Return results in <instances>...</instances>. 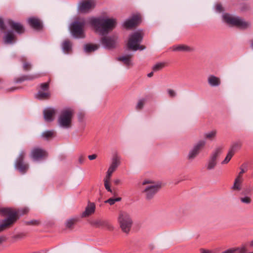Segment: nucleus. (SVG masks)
<instances>
[{
	"instance_id": "nucleus-60",
	"label": "nucleus",
	"mask_w": 253,
	"mask_h": 253,
	"mask_svg": "<svg viewBox=\"0 0 253 253\" xmlns=\"http://www.w3.org/2000/svg\"><path fill=\"white\" fill-rule=\"evenodd\" d=\"M16 89V88H11L9 89L10 91H13L14 90Z\"/></svg>"
},
{
	"instance_id": "nucleus-1",
	"label": "nucleus",
	"mask_w": 253,
	"mask_h": 253,
	"mask_svg": "<svg viewBox=\"0 0 253 253\" xmlns=\"http://www.w3.org/2000/svg\"><path fill=\"white\" fill-rule=\"evenodd\" d=\"M89 23L94 28L96 32L101 36H104L115 27L116 21L113 18L93 17L89 20Z\"/></svg>"
},
{
	"instance_id": "nucleus-51",
	"label": "nucleus",
	"mask_w": 253,
	"mask_h": 253,
	"mask_svg": "<svg viewBox=\"0 0 253 253\" xmlns=\"http://www.w3.org/2000/svg\"><path fill=\"white\" fill-rule=\"evenodd\" d=\"M79 162L80 164H82L84 163V158L83 156H80L79 158Z\"/></svg>"
},
{
	"instance_id": "nucleus-24",
	"label": "nucleus",
	"mask_w": 253,
	"mask_h": 253,
	"mask_svg": "<svg viewBox=\"0 0 253 253\" xmlns=\"http://www.w3.org/2000/svg\"><path fill=\"white\" fill-rule=\"evenodd\" d=\"M172 50L173 51H188L190 52L193 51V49L190 47L184 45V44H180L178 45H174L172 46Z\"/></svg>"
},
{
	"instance_id": "nucleus-10",
	"label": "nucleus",
	"mask_w": 253,
	"mask_h": 253,
	"mask_svg": "<svg viewBox=\"0 0 253 253\" xmlns=\"http://www.w3.org/2000/svg\"><path fill=\"white\" fill-rule=\"evenodd\" d=\"M94 0H82L77 5V11L79 13H87L95 6Z\"/></svg>"
},
{
	"instance_id": "nucleus-54",
	"label": "nucleus",
	"mask_w": 253,
	"mask_h": 253,
	"mask_svg": "<svg viewBox=\"0 0 253 253\" xmlns=\"http://www.w3.org/2000/svg\"><path fill=\"white\" fill-rule=\"evenodd\" d=\"M120 182V180L119 179H116L114 180V183L117 185Z\"/></svg>"
},
{
	"instance_id": "nucleus-50",
	"label": "nucleus",
	"mask_w": 253,
	"mask_h": 253,
	"mask_svg": "<svg viewBox=\"0 0 253 253\" xmlns=\"http://www.w3.org/2000/svg\"><path fill=\"white\" fill-rule=\"evenodd\" d=\"M96 157H97V155L96 154H93V155L88 156V158L90 160H94L96 158Z\"/></svg>"
},
{
	"instance_id": "nucleus-42",
	"label": "nucleus",
	"mask_w": 253,
	"mask_h": 253,
	"mask_svg": "<svg viewBox=\"0 0 253 253\" xmlns=\"http://www.w3.org/2000/svg\"><path fill=\"white\" fill-rule=\"evenodd\" d=\"M240 200L242 203L246 204H249L251 202V199L248 197H241Z\"/></svg>"
},
{
	"instance_id": "nucleus-18",
	"label": "nucleus",
	"mask_w": 253,
	"mask_h": 253,
	"mask_svg": "<svg viewBox=\"0 0 253 253\" xmlns=\"http://www.w3.org/2000/svg\"><path fill=\"white\" fill-rule=\"evenodd\" d=\"M247 167V166L245 164H243L241 166V167H240V171L238 173V175L237 176V177L236 178L234 183V185H233V188L234 189H237L238 190H241L240 184L242 183V180H243L242 175V174H243L247 171V169H244V168H246Z\"/></svg>"
},
{
	"instance_id": "nucleus-41",
	"label": "nucleus",
	"mask_w": 253,
	"mask_h": 253,
	"mask_svg": "<svg viewBox=\"0 0 253 253\" xmlns=\"http://www.w3.org/2000/svg\"><path fill=\"white\" fill-rule=\"evenodd\" d=\"M23 68L25 71L29 70L32 68V64L29 62H24L23 63Z\"/></svg>"
},
{
	"instance_id": "nucleus-32",
	"label": "nucleus",
	"mask_w": 253,
	"mask_h": 253,
	"mask_svg": "<svg viewBox=\"0 0 253 253\" xmlns=\"http://www.w3.org/2000/svg\"><path fill=\"white\" fill-rule=\"evenodd\" d=\"M39 77H40V75H33L29 77H28V76H23L21 78L17 79L16 81V83H21L25 80H33L34 79L38 78Z\"/></svg>"
},
{
	"instance_id": "nucleus-12",
	"label": "nucleus",
	"mask_w": 253,
	"mask_h": 253,
	"mask_svg": "<svg viewBox=\"0 0 253 253\" xmlns=\"http://www.w3.org/2000/svg\"><path fill=\"white\" fill-rule=\"evenodd\" d=\"M221 152L222 148L220 147L216 148L212 152L206 165L208 170H211L214 169L217 164V159Z\"/></svg>"
},
{
	"instance_id": "nucleus-16",
	"label": "nucleus",
	"mask_w": 253,
	"mask_h": 253,
	"mask_svg": "<svg viewBox=\"0 0 253 253\" xmlns=\"http://www.w3.org/2000/svg\"><path fill=\"white\" fill-rule=\"evenodd\" d=\"M7 23L9 27L18 34H22L25 32L24 26L20 22L14 21L11 19H8Z\"/></svg>"
},
{
	"instance_id": "nucleus-15",
	"label": "nucleus",
	"mask_w": 253,
	"mask_h": 253,
	"mask_svg": "<svg viewBox=\"0 0 253 253\" xmlns=\"http://www.w3.org/2000/svg\"><path fill=\"white\" fill-rule=\"evenodd\" d=\"M46 156V152L39 147L34 148L30 153V157L34 161H39Z\"/></svg>"
},
{
	"instance_id": "nucleus-30",
	"label": "nucleus",
	"mask_w": 253,
	"mask_h": 253,
	"mask_svg": "<svg viewBox=\"0 0 253 253\" xmlns=\"http://www.w3.org/2000/svg\"><path fill=\"white\" fill-rule=\"evenodd\" d=\"M42 136L45 139H48L54 136V131L53 130H46L42 132Z\"/></svg>"
},
{
	"instance_id": "nucleus-20",
	"label": "nucleus",
	"mask_w": 253,
	"mask_h": 253,
	"mask_svg": "<svg viewBox=\"0 0 253 253\" xmlns=\"http://www.w3.org/2000/svg\"><path fill=\"white\" fill-rule=\"evenodd\" d=\"M208 83L212 87L218 86L220 84V79L212 75H210L208 78Z\"/></svg>"
},
{
	"instance_id": "nucleus-43",
	"label": "nucleus",
	"mask_w": 253,
	"mask_h": 253,
	"mask_svg": "<svg viewBox=\"0 0 253 253\" xmlns=\"http://www.w3.org/2000/svg\"><path fill=\"white\" fill-rule=\"evenodd\" d=\"M215 8L216 11L219 13L221 12L223 10V8L220 3H217L215 6Z\"/></svg>"
},
{
	"instance_id": "nucleus-6",
	"label": "nucleus",
	"mask_w": 253,
	"mask_h": 253,
	"mask_svg": "<svg viewBox=\"0 0 253 253\" xmlns=\"http://www.w3.org/2000/svg\"><path fill=\"white\" fill-rule=\"evenodd\" d=\"M223 20L227 24L236 26L242 29H246L250 26V23L239 17H234L228 13L223 14Z\"/></svg>"
},
{
	"instance_id": "nucleus-23",
	"label": "nucleus",
	"mask_w": 253,
	"mask_h": 253,
	"mask_svg": "<svg viewBox=\"0 0 253 253\" xmlns=\"http://www.w3.org/2000/svg\"><path fill=\"white\" fill-rule=\"evenodd\" d=\"M15 35L12 31H8L5 33L3 37V40L5 43L12 44V41L14 40Z\"/></svg>"
},
{
	"instance_id": "nucleus-27",
	"label": "nucleus",
	"mask_w": 253,
	"mask_h": 253,
	"mask_svg": "<svg viewBox=\"0 0 253 253\" xmlns=\"http://www.w3.org/2000/svg\"><path fill=\"white\" fill-rule=\"evenodd\" d=\"M62 49L65 53H69L72 49V43L69 40H65L62 44Z\"/></svg>"
},
{
	"instance_id": "nucleus-26",
	"label": "nucleus",
	"mask_w": 253,
	"mask_h": 253,
	"mask_svg": "<svg viewBox=\"0 0 253 253\" xmlns=\"http://www.w3.org/2000/svg\"><path fill=\"white\" fill-rule=\"evenodd\" d=\"M50 93L49 91H43L39 90L37 93L35 94V97L39 100H43L49 97Z\"/></svg>"
},
{
	"instance_id": "nucleus-44",
	"label": "nucleus",
	"mask_w": 253,
	"mask_h": 253,
	"mask_svg": "<svg viewBox=\"0 0 253 253\" xmlns=\"http://www.w3.org/2000/svg\"><path fill=\"white\" fill-rule=\"evenodd\" d=\"M144 101L143 100H139L136 104V108L137 109H141L143 107Z\"/></svg>"
},
{
	"instance_id": "nucleus-11",
	"label": "nucleus",
	"mask_w": 253,
	"mask_h": 253,
	"mask_svg": "<svg viewBox=\"0 0 253 253\" xmlns=\"http://www.w3.org/2000/svg\"><path fill=\"white\" fill-rule=\"evenodd\" d=\"M85 25V22L75 21L72 23L71 26V32L73 36L76 38H84V35L83 30Z\"/></svg>"
},
{
	"instance_id": "nucleus-5",
	"label": "nucleus",
	"mask_w": 253,
	"mask_h": 253,
	"mask_svg": "<svg viewBox=\"0 0 253 253\" xmlns=\"http://www.w3.org/2000/svg\"><path fill=\"white\" fill-rule=\"evenodd\" d=\"M143 39L141 32L137 31L133 33L130 35L127 45L129 49L133 51L137 50H142L145 49V46L140 45Z\"/></svg>"
},
{
	"instance_id": "nucleus-34",
	"label": "nucleus",
	"mask_w": 253,
	"mask_h": 253,
	"mask_svg": "<svg viewBox=\"0 0 253 253\" xmlns=\"http://www.w3.org/2000/svg\"><path fill=\"white\" fill-rule=\"evenodd\" d=\"M216 134V131L215 130H213L211 131L205 133L204 137L206 139L211 140L215 136Z\"/></svg>"
},
{
	"instance_id": "nucleus-61",
	"label": "nucleus",
	"mask_w": 253,
	"mask_h": 253,
	"mask_svg": "<svg viewBox=\"0 0 253 253\" xmlns=\"http://www.w3.org/2000/svg\"><path fill=\"white\" fill-rule=\"evenodd\" d=\"M251 47L253 49V41H252V43H251Z\"/></svg>"
},
{
	"instance_id": "nucleus-14",
	"label": "nucleus",
	"mask_w": 253,
	"mask_h": 253,
	"mask_svg": "<svg viewBox=\"0 0 253 253\" xmlns=\"http://www.w3.org/2000/svg\"><path fill=\"white\" fill-rule=\"evenodd\" d=\"M121 158L120 157L117 155H115L113 156L112 163L110 165L107 171L105 177L104 178L107 179H110L112 173L116 170L117 168L120 165Z\"/></svg>"
},
{
	"instance_id": "nucleus-9",
	"label": "nucleus",
	"mask_w": 253,
	"mask_h": 253,
	"mask_svg": "<svg viewBox=\"0 0 253 253\" xmlns=\"http://www.w3.org/2000/svg\"><path fill=\"white\" fill-rule=\"evenodd\" d=\"M206 141L204 140H200L195 143L189 150L186 158L188 160L192 161L194 160L200 154L201 150L204 148Z\"/></svg>"
},
{
	"instance_id": "nucleus-28",
	"label": "nucleus",
	"mask_w": 253,
	"mask_h": 253,
	"mask_svg": "<svg viewBox=\"0 0 253 253\" xmlns=\"http://www.w3.org/2000/svg\"><path fill=\"white\" fill-rule=\"evenodd\" d=\"M131 57V54H127L126 55L118 57L117 58V60L123 62L124 63L126 66H129L131 65V62L130 60Z\"/></svg>"
},
{
	"instance_id": "nucleus-48",
	"label": "nucleus",
	"mask_w": 253,
	"mask_h": 253,
	"mask_svg": "<svg viewBox=\"0 0 253 253\" xmlns=\"http://www.w3.org/2000/svg\"><path fill=\"white\" fill-rule=\"evenodd\" d=\"M0 29L2 31L6 30V27L4 24L3 21L1 18H0Z\"/></svg>"
},
{
	"instance_id": "nucleus-7",
	"label": "nucleus",
	"mask_w": 253,
	"mask_h": 253,
	"mask_svg": "<svg viewBox=\"0 0 253 253\" xmlns=\"http://www.w3.org/2000/svg\"><path fill=\"white\" fill-rule=\"evenodd\" d=\"M118 221L122 231L126 233H128L132 224V220L130 215L126 211H121L118 218Z\"/></svg>"
},
{
	"instance_id": "nucleus-36",
	"label": "nucleus",
	"mask_w": 253,
	"mask_h": 253,
	"mask_svg": "<svg viewBox=\"0 0 253 253\" xmlns=\"http://www.w3.org/2000/svg\"><path fill=\"white\" fill-rule=\"evenodd\" d=\"M234 153H233L232 152L229 150V152L227 154L226 157L225 158L224 160L221 162V164L224 165L227 164L230 161Z\"/></svg>"
},
{
	"instance_id": "nucleus-47",
	"label": "nucleus",
	"mask_w": 253,
	"mask_h": 253,
	"mask_svg": "<svg viewBox=\"0 0 253 253\" xmlns=\"http://www.w3.org/2000/svg\"><path fill=\"white\" fill-rule=\"evenodd\" d=\"M105 203H108L110 205H113L115 203V199L114 198H109L107 200L105 201Z\"/></svg>"
},
{
	"instance_id": "nucleus-55",
	"label": "nucleus",
	"mask_w": 253,
	"mask_h": 253,
	"mask_svg": "<svg viewBox=\"0 0 253 253\" xmlns=\"http://www.w3.org/2000/svg\"><path fill=\"white\" fill-rule=\"evenodd\" d=\"M153 74H154V72L153 71L150 73H149L148 75H147V76L149 77V78H151L153 76Z\"/></svg>"
},
{
	"instance_id": "nucleus-58",
	"label": "nucleus",
	"mask_w": 253,
	"mask_h": 253,
	"mask_svg": "<svg viewBox=\"0 0 253 253\" xmlns=\"http://www.w3.org/2000/svg\"><path fill=\"white\" fill-rule=\"evenodd\" d=\"M122 198L120 197H118L115 199V202H119L121 200Z\"/></svg>"
},
{
	"instance_id": "nucleus-49",
	"label": "nucleus",
	"mask_w": 253,
	"mask_h": 253,
	"mask_svg": "<svg viewBox=\"0 0 253 253\" xmlns=\"http://www.w3.org/2000/svg\"><path fill=\"white\" fill-rule=\"evenodd\" d=\"M235 250L234 249H229L227 250H225L223 252H222L221 253H234Z\"/></svg>"
},
{
	"instance_id": "nucleus-52",
	"label": "nucleus",
	"mask_w": 253,
	"mask_h": 253,
	"mask_svg": "<svg viewBox=\"0 0 253 253\" xmlns=\"http://www.w3.org/2000/svg\"><path fill=\"white\" fill-rule=\"evenodd\" d=\"M200 253H211V251H209V250L201 249L200 250Z\"/></svg>"
},
{
	"instance_id": "nucleus-53",
	"label": "nucleus",
	"mask_w": 253,
	"mask_h": 253,
	"mask_svg": "<svg viewBox=\"0 0 253 253\" xmlns=\"http://www.w3.org/2000/svg\"><path fill=\"white\" fill-rule=\"evenodd\" d=\"M6 239V238L5 236H0V244H1L3 242L5 241Z\"/></svg>"
},
{
	"instance_id": "nucleus-59",
	"label": "nucleus",
	"mask_w": 253,
	"mask_h": 253,
	"mask_svg": "<svg viewBox=\"0 0 253 253\" xmlns=\"http://www.w3.org/2000/svg\"><path fill=\"white\" fill-rule=\"evenodd\" d=\"M250 246L251 247H253V240L250 243Z\"/></svg>"
},
{
	"instance_id": "nucleus-29",
	"label": "nucleus",
	"mask_w": 253,
	"mask_h": 253,
	"mask_svg": "<svg viewBox=\"0 0 253 253\" xmlns=\"http://www.w3.org/2000/svg\"><path fill=\"white\" fill-rule=\"evenodd\" d=\"M91 224L92 225L95 226L96 227L105 226L109 229H112L113 228V226L111 224H109L107 222L104 221H101L100 220L93 221Z\"/></svg>"
},
{
	"instance_id": "nucleus-35",
	"label": "nucleus",
	"mask_w": 253,
	"mask_h": 253,
	"mask_svg": "<svg viewBox=\"0 0 253 253\" xmlns=\"http://www.w3.org/2000/svg\"><path fill=\"white\" fill-rule=\"evenodd\" d=\"M14 211H15L17 213L16 215V220L18 218L19 215H23L26 213H27L29 211V209L28 208H24L22 209H19L18 211H16L12 209Z\"/></svg>"
},
{
	"instance_id": "nucleus-38",
	"label": "nucleus",
	"mask_w": 253,
	"mask_h": 253,
	"mask_svg": "<svg viewBox=\"0 0 253 253\" xmlns=\"http://www.w3.org/2000/svg\"><path fill=\"white\" fill-rule=\"evenodd\" d=\"M235 252L238 251L239 253H251V252L248 253L247 249L244 245H242L240 247L234 248Z\"/></svg>"
},
{
	"instance_id": "nucleus-19",
	"label": "nucleus",
	"mask_w": 253,
	"mask_h": 253,
	"mask_svg": "<svg viewBox=\"0 0 253 253\" xmlns=\"http://www.w3.org/2000/svg\"><path fill=\"white\" fill-rule=\"evenodd\" d=\"M56 110L52 108H47L43 110L44 119L46 122H50L53 120Z\"/></svg>"
},
{
	"instance_id": "nucleus-39",
	"label": "nucleus",
	"mask_w": 253,
	"mask_h": 253,
	"mask_svg": "<svg viewBox=\"0 0 253 253\" xmlns=\"http://www.w3.org/2000/svg\"><path fill=\"white\" fill-rule=\"evenodd\" d=\"M41 89L42 91H49L48 90V84L47 83H44L41 84Z\"/></svg>"
},
{
	"instance_id": "nucleus-3",
	"label": "nucleus",
	"mask_w": 253,
	"mask_h": 253,
	"mask_svg": "<svg viewBox=\"0 0 253 253\" xmlns=\"http://www.w3.org/2000/svg\"><path fill=\"white\" fill-rule=\"evenodd\" d=\"M142 184L145 186L143 193L147 200L152 199L161 188L160 183L155 182L148 179L144 180Z\"/></svg>"
},
{
	"instance_id": "nucleus-25",
	"label": "nucleus",
	"mask_w": 253,
	"mask_h": 253,
	"mask_svg": "<svg viewBox=\"0 0 253 253\" xmlns=\"http://www.w3.org/2000/svg\"><path fill=\"white\" fill-rule=\"evenodd\" d=\"M99 47L98 44L87 43L84 45V50L86 53H91L97 50Z\"/></svg>"
},
{
	"instance_id": "nucleus-56",
	"label": "nucleus",
	"mask_w": 253,
	"mask_h": 253,
	"mask_svg": "<svg viewBox=\"0 0 253 253\" xmlns=\"http://www.w3.org/2000/svg\"><path fill=\"white\" fill-rule=\"evenodd\" d=\"M83 115L82 114H79V116H78V117H79V119L80 121H81L82 120V119H83Z\"/></svg>"
},
{
	"instance_id": "nucleus-4",
	"label": "nucleus",
	"mask_w": 253,
	"mask_h": 253,
	"mask_svg": "<svg viewBox=\"0 0 253 253\" xmlns=\"http://www.w3.org/2000/svg\"><path fill=\"white\" fill-rule=\"evenodd\" d=\"M73 114V110L70 108H66L61 110L58 118V126L64 129L70 128Z\"/></svg>"
},
{
	"instance_id": "nucleus-8",
	"label": "nucleus",
	"mask_w": 253,
	"mask_h": 253,
	"mask_svg": "<svg viewBox=\"0 0 253 253\" xmlns=\"http://www.w3.org/2000/svg\"><path fill=\"white\" fill-rule=\"evenodd\" d=\"M26 156V152L23 150H21L14 163L15 169L22 174L25 173L29 167L28 164L24 161Z\"/></svg>"
},
{
	"instance_id": "nucleus-21",
	"label": "nucleus",
	"mask_w": 253,
	"mask_h": 253,
	"mask_svg": "<svg viewBox=\"0 0 253 253\" xmlns=\"http://www.w3.org/2000/svg\"><path fill=\"white\" fill-rule=\"evenodd\" d=\"M95 210V205L94 203L88 202L85 211L82 213L83 217H86L93 213Z\"/></svg>"
},
{
	"instance_id": "nucleus-2",
	"label": "nucleus",
	"mask_w": 253,
	"mask_h": 253,
	"mask_svg": "<svg viewBox=\"0 0 253 253\" xmlns=\"http://www.w3.org/2000/svg\"><path fill=\"white\" fill-rule=\"evenodd\" d=\"M17 212L9 207L0 208V214L8 217L0 222V232L13 224L16 221Z\"/></svg>"
},
{
	"instance_id": "nucleus-33",
	"label": "nucleus",
	"mask_w": 253,
	"mask_h": 253,
	"mask_svg": "<svg viewBox=\"0 0 253 253\" xmlns=\"http://www.w3.org/2000/svg\"><path fill=\"white\" fill-rule=\"evenodd\" d=\"M165 63L164 62H158L155 64L153 67L152 70L153 72H158L161 70L164 67Z\"/></svg>"
},
{
	"instance_id": "nucleus-31",
	"label": "nucleus",
	"mask_w": 253,
	"mask_h": 253,
	"mask_svg": "<svg viewBox=\"0 0 253 253\" xmlns=\"http://www.w3.org/2000/svg\"><path fill=\"white\" fill-rule=\"evenodd\" d=\"M104 187L106 190L109 192H110L111 194H112L114 195H116V193L113 191L112 189L111 188V186L110 184V179H104Z\"/></svg>"
},
{
	"instance_id": "nucleus-62",
	"label": "nucleus",
	"mask_w": 253,
	"mask_h": 253,
	"mask_svg": "<svg viewBox=\"0 0 253 253\" xmlns=\"http://www.w3.org/2000/svg\"><path fill=\"white\" fill-rule=\"evenodd\" d=\"M251 253H253V252H251Z\"/></svg>"
},
{
	"instance_id": "nucleus-57",
	"label": "nucleus",
	"mask_w": 253,
	"mask_h": 253,
	"mask_svg": "<svg viewBox=\"0 0 253 253\" xmlns=\"http://www.w3.org/2000/svg\"><path fill=\"white\" fill-rule=\"evenodd\" d=\"M24 236V235L23 234H20L17 235V238H23Z\"/></svg>"
},
{
	"instance_id": "nucleus-17",
	"label": "nucleus",
	"mask_w": 253,
	"mask_h": 253,
	"mask_svg": "<svg viewBox=\"0 0 253 253\" xmlns=\"http://www.w3.org/2000/svg\"><path fill=\"white\" fill-rule=\"evenodd\" d=\"M139 20L140 17L138 15H133L125 20L123 24V26L126 28H131L137 25Z\"/></svg>"
},
{
	"instance_id": "nucleus-22",
	"label": "nucleus",
	"mask_w": 253,
	"mask_h": 253,
	"mask_svg": "<svg viewBox=\"0 0 253 253\" xmlns=\"http://www.w3.org/2000/svg\"><path fill=\"white\" fill-rule=\"evenodd\" d=\"M27 21L29 25L35 29L39 30L42 27V24L37 18L31 17L29 18Z\"/></svg>"
},
{
	"instance_id": "nucleus-45",
	"label": "nucleus",
	"mask_w": 253,
	"mask_h": 253,
	"mask_svg": "<svg viewBox=\"0 0 253 253\" xmlns=\"http://www.w3.org/2000/svg\"><path fill=\"white\" fill-rule=\"evenodd\" d=\"M25 223L27 225H38L39 221L37 220H32L30 221H26Z\"/></svg>"
},
{
	"instance_id": "nucleus-46",
	"label": "nucleus",
	"mask_w": 253,
	"mask_h": 253,
	"mask_svg": "<svg viewBox=\"0 0 253 253\" xmlns=\"http://www.w3.org/2000/svg\"><path fill=\"white\" fill-rule=\"evenodd\" d=\"M168 92L170 97H175L176 95V93L175 92V91L171 89H169L168 90Z\"/></svg>"
},
{
	"instance_id": "nucleus-13",
	"label": "nucleus",
	"mask_w": 253,
	"mask_h": 253,
	"mask_svg": "<svg viewBox=\"0 0 253 253\" xmlns=\"http://www.w3.org/2000/svg\"><path fill=\"white\" fill-rule=\"evenodd\" d=\"M117 38L116 36L103 37L100 40L102 46L106 49H111L116 47Z\"/></svg>"
},
{
	"instance_id": "nucleus-37",
	"label": "nucleus",
	"mask_w": 253,
	"mask_h": 253,
	"mask_svg": "<svg viewBox=\"0 0 253 253\" xmlns=\"http://www.w3.org/2000/svg\"><path fill=\"white\" fill-rule=\"evenodd\" d=\"M241 144L240 142L234 143L232 145L230 149H229V151L234 154L235 151L236 150L240 149L241 148Z\"/></svg>"
},
{
	"instance_id": "nucleus-40",
	"label": "nucleus",
	"mask_w": 253,
	"mask_h": 253,
	"mask_svg": "<svg viewBox=\"0 0 253 253\" xmlns=\"http://www.w3.org/2000/svg\"><path fill=\"white\" fill-rule=\"evenodd\" d=\"M75 221L74 219H68L65 223L66 226L68 228L71 227L74 225Z\"/></svg>"
}]
</instances>
